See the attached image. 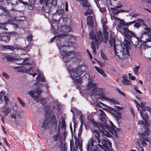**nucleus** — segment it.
Wrapping results in <instances>:
<instances>
[{"label":"nucleus","instance_id":"aec40b11","mask_svg":"<svg viewBox=\"0 0 151 151\" xmlns=\"http://www.w3.org/2000/svg\"><path fill=\"white\" fill-rule=\"evenodd\" d=\"M109 43L111 47H112L114 46H114H116V45H116V40L115 38L112 36H110L109 40Z\"/></svg>","mask_w":151,"mask_h":151},{"label":"nucleus","instance_id":"f03ea898","mask_svg":"<svg viewBox=\"0 0 151 151\" xmlns=\"http://www.w3.org/2000/svg\"><path fill=\"white\" fill-rule=\"evenodd\" d=\"M90 37L91 39L95 40V42L93 41L91 43V48L92 49V52L95 54L96 53V46L99 47V45L102 41L103 38L102 37V32L99 31L97 34H94L93 31H91L89 33Z\"/></svg>","mask_w":151,"mask_h":151},{"label":"nucleus","instance_id":"412c9836","mask_svg":"<svg viewBox=\"0 0 151 151\" xmlns=\"http://www.w3.org/2000/svg\"><path fill=\"white\" fill-rule=\"evenodd\" d=\"M143 110H139V112L142 119L145 122H147L148 118L147 114L146 113H143Z\"/></svg>","mask_w":151,"mask_h":151},{"label":"nucleus","instance_id":"6ab92c4d","mask_svg":"<svg viewBox=\"0 0 151 151\" xmlns=\"http://www.w3.org/2000/svg\"><path fill=\"white\" fill-rule=\"evenodd\" d=\"M3 113L5 116H6L10 113L11 110L7 105H4L3 108Z\"/></svg>","mask_w":151,"mask_h":151},{"label":"nucleus","instance_id":"cd10ccee","mask_svg":"<svg viewBox=\"0 0 151 151\" xmlns=\"http://www.w3.org/2000/svg\"><path fill=\"white\" fill-rule=\"evenodd\" d=\"M4 57L8 61H12L15 59V58L13 56L9 54H5Z\"/></svg>","mask_w":151,"mask_h":151},{"label":"nucleus","instance_id":"0eeeda50","mask_svg":"<svg viewBox=\"0 0 151 151\" xmlns=\"http://www.w3.org/2000/svg\"><path fill=\"white\" fill-rule=\"evenodd\" d=\"M114 50L115 55H117L119 58L123 59L125 58L124 49L122 45H118L116 46H114Z\"/></svg>","mask_w":151,"mask_h":151},{"label":"nucleus","instance_id":"5701e85b","mask_svg":"<svg viewBox=\"0 0 151 151\" xmlns=\"http://www.w3.org/2000/svg\"><path fill=\"white\" fill-rule=\"evenodd\" d=\"M48 129H49V133L50 134L55 133L56 131L55 130L57 129V124L56 125L55 124L54 126L51 125V127H50Z\"/></svg>","mask_w":151,"mask_h":151},{"label":"nucleus","instance_id":"a19ab883","mask_svg":"<svg viewBox=\"0 0 151 151\" xmlns=\"http://www.w3.org/2000/svg\"><path fill=\"white\" fill-rule=\"evenodd\" d=\"M88 87L89 88H96L95 86L96 85L95 83H90L88 84Z\"/></svg>","mask_w":151,"mask_h":151},{"label":"nucleus","instance_id":"c85d7f7f","mask_svg":"<svg viewBox=\"0 0 151 151\" xmlns=\"http://www.w3.org/2000/svg\"><path fill=\"white\" fill-rule=\"evenodd\" d=\"M137 21H139L136 22L134 24V27L137 28L140 27L141 26V24H142L143 22V20L142 19H138L137 20Z\"/></svg>","mask_w":151,"mask_h":151},{"label":"nucleus","instance_id":"9b49d317","mask_svg":"<svg viewBox=\"0 0 151 151\" xmlns=\"http://www.w3.org/2000/svg\"><path fill=\"white\" fill-rule=\"evenodd\" d=\"M59 49L60 54L63 56V60L65 58H67L72 54H74V52L73 51H70L67 52L64 50L63 46L60 47L59 48Z\"/></svg>","mask_w":151,"mask_h":151},{"label":"nucleus","instance_id":"72a5a7b5","mask_svg":"<svg viewBox=\"0 0 151 151\" xmlns=\"http://www.w3.org/2000/svg\"><path fill=\"white\" fill-rule=\"evenodd\" d=\"M123 83L124 85H130V83L127 78L124 77L123 78Z\"/></svg>","mask_w":151,"mask_h":151},{"label":"nucleus","instance_id":"7c9ffc66","mask_svg":"<svg viewBox=\"0 0 151 151\" xmlns=\"http://www.w3.org/2000/svg\"><path fill=\"white\" fill-rule=\"evenodd\" d=\"M41 75L39 74L37 77V81H41L42 82H45V78L44 76H42L41 78Z\"/></svg>","mask_w":151,"mask_h":151},{"label":"nucleus","instance_id":"f8f14e48","mask_svg":"<svg viewBox=\"0 0 151 151\" xmlns=\"http://www.w3.org/2000/svg\"><path fill=\"white\" fill-rule=\"evenodd\" d=\"M91 122L94 127L98 128L102 133L104 132V130L105 127V124H106V123H105V125H104L100 123H98L95 122L93 120H91Z\"/></svg>","mask_w":151,"mask_h":151},{"label":"nucleus","instance_id":"b1692460","mask_svg":"<svg viewBox=\"0 0 151 151\" xmlns=\"http://www.w3.org/2000/svg\"><path fill=\"white\" fill-rule=\"evenodd\" d=\"M10 39V37L9 36H0V41H3L6 42H8Z\"/></svg>","mask_w":151,"mask_h":151},{"label":"nucleus","instance_id":"6e6552de","mask_svg":"<svg viewBox=\"0 0 151 151\" xmlns=\"http://www.w3.org/2000/svg\"><path fill=\"white\" fill-rule=\"evenodd\" d=\"M79 1H83L82 3V7H84L87 11L84 13L85 15H88L91 14L93 12L92 10L91 9V5L88 2L87 0H77Z\"/></svg>","mask_w":151,"mask_h":151},{"label":"nucleus","instance_id":"4468645a","mask_svg":"<svg viewBox=\"0 0 151 151\" xmlns=\"http://www.w3.org/2000/svg\"><path fill=\"white\" fill-rule=\"evenodd\" d=\"M101 98L103 100H106L112 104L115 105L119 104V102L113 98L110 99L108 97H105L104 95H103L101 97Z\"/></svg>","mask_w":151,"mask_h":151},{"label":"nucleus","instance_id":"bf43d9fd","mask_svg":"<svg viewBox=\"0 0 151 151\" xmlns=\"http://www.w3.org/2000/svg\"><path fill=\"white\" fill-rule=\"evenodd\" d=\"M140 140L141 141V143L143 145H147V144L145 142V141L144 140L142 139L141 137L140 138Z\"/></svg>","mask_w":151,"mask_h":151},{"label":"nucleus","instance_id":"1a4fd4ad","mask_svg":"<svg viewBox=\"0 0 151 151\" xmlns=\"http://www.w3.org/2000/svg\"><path fill=\"white\" fill-rule=\"evenodd\" d=\"M150 130L149 128L147 126H145V128L144 132H139V134L141 136V138L142 139L145 141L149 142L150 141V140L148 137H146L148 136L149 134Z\"/></svg>","mask_w":151,"mask_h":151},{"label":"nucleus","instance_id":"f3484780","mask_svg":"<svg viewBox=\"0 0 151 151\" xmlns=\"http://www.w3.org/2000/svg\"><path fill=\"white\" fill-rule=\"evenodd\" d=\"M60 135L61 134L60 133V127L59 126L57 129V133L56 134L52 136V138L54 141L55 142H57L60 137H61Z\"/></svg>","mask_w":151,"mask_h":151},{"label":"nucleus","instance_id":"2eb2a0df","mask_svg":"<svg viewBox=\"0 0 151 151\" xmlns=\"http://www.w3.org/2000/svg\"><path fill=\"white\" fill-rule=\"evenodd\" d=\"M92 133L93 137L97 139L99 143H100L101 142V140L100 139V134L99 131L95 129L93 131Z\"/></svg>","mask_w":151,"mask_h":151},{"label":"nucleus","instance_id":"4d7b16f0","mask_svg":"<svg viewBox=\"0 0 151 151\" xmlns=\"http://www.w3.org/2000/svg\"><path fill=\"white\" fill-rule=\"evenodd\" d=\"M33 68V67H30L29 68L25 69V73H29L30 72V71Z\"/></svg>","mask_w":151,"mask_h":151},{"label":"nucleus","instance_id":"393cba45","mask_svg":"<svg viewBox=\"0 0 151 151\" xmlns=\"http://www.w3.org/2000/svg\"><path fill=\"white\" fill-rule=\"evenodd\" d=\"M95 68L98 71V72L102 75L104 77H105L106 76V75L105 74L104 71L103 70L96 66H95Z\"/></svg>","mask_w":151,"mask_h":151},{"label":"nucleus","instance_id":"bb28decb","mask_svg":"<svg viewBox=\"0 0 151 151\" xmlns=\"http://www.w3.org/2000/svg\"><path fill=\"white\" fill-rule=\"evenodd\" d=\"M14 68L15 69L17 70L18 72H20L22 73H25V69L26 68L25 67L23 66L22 67H14Z\"/></svg>","mask_w":151,"mask_h":151},{"label":"nucleus","instance_id":"e433bc0d","mask_svg":"<svg viewBox=\"0 0 151 151\" xmlns=\"http://www.w3.org/2000/svg\"><path fill=\"white\" fill-rule=\"evenodd\" d=\"M74 139L75 140V141L76 142V141H77V140H78V145L79 146V148L80 150V151H82V150L81 149L82 146V143H80V142L79 141V139L78 138H77L76 137V136H74Z\"/></svg>","mask_w":151,"mask_h":151},{"label":"nucleus","instance_id":"5fc2aeb1","mask_svg":"<svg viewBox=\"0 0 151 151\" xmlns=\"http://www.w3.org/2000/svg\"><path fill=\"white\" fill-rule=\"evenodd\" d=\"M99 11L101 13H104L106 11V9L105 7H101L99 8Z\"/></svg>","mask_w":151,"mask_h":151},{"label":"nucleus","instance_id":"6e6d98bb","mask_svg":"<svg viewBox=\"0 0 151 151\" xmlns=\"http://www.w3.org/2000/svg\"><path fill=\"white\" fill-rule=\"evenodd\" d=\"M82 78L80 77L78 79H76H76H75V80L76 82L77 83H81L82 82Z\"/></svg>","mask_w":151,"mask_h":151},{"label":"nucleus","instance_id":"7ed1b4c3","mask_svg":"<svg viewBox=\"0 0 151 151\" xmlns=\"http://www.w3.org/2000/svg\"><path fill=\"white\" fill-rule=\"evenodd\" d=\"M87 68L86 65H83L78 66L77 69H73L70 72L71 78L73 80L76 79L77 77H80Z\"/></svg>","mask_w":151,"mask_h":151},{"label":"nucleus","instance_id":"dca6fc26","mask_svg":"<svg viewBox=\"0 0 151 151\" xmlns=\"http://www.w3.org/2000/svg\"><path fill=\"white\" fill-rule=\"evenodd\" d=\"M56 24V23H53L51 27L52 31H53L55 34L58 33L60 34V28H59L58 23L57 24V25H55Z\"/></svg>","mask_w":151,"mask_h":151},{"label":"nucleus","instance_id":"f257e3e1","mask_svg":"<svg viewBox=\"0 0 151 151\" xmlns=\"http://www.w3.org/2000/svg\"><path fill=\"white\" fill-rule=\"evenodd\" d=\"M123 34L124 37V46L127 55L129 54V49L130 43L135 46H137L139 43L140 40L139 37H137L135 34L133 32L130 31L128 28L124 27L123 29Z\"/></svg>","mask_w":151,"mask_h":151},{"label":"nucleus","instance_id":"69168bd1","mask_svg":"<svg viewBox=\"0 0 151 151\" xmlns=\"http://www.w3.org/2000/svg\"><path fill=\"white\" fill-rule=\"evenodd\" d=\"M117 90L118 91L119 93L121 95H123L124 96H125V94L122 92L121 91H120L119 89H117Z\"/></svg>","mask_w":151,"mask_h":151},{"label":"nucleus","instance_id":"c9c22d12","mask_svg":"<svg viewBox=\"0 0 151 151\" xmlns=\"http://www.w3.org/2000/svg\"><path fill=\"white\" fill-rule=\"evenodd\" d=\"M122 6V5H118L117 6H116V7L114 8L116 9L114 10V13L116 14H117L120 12L119 11V10H116V9L118 8H120Z\"/></svg>","mask_w":151,"mask_h":151},{"label":"nucleus","instance_id":"a211bd4d","mask_svg":"<svg viewBox=\"0 0 151 151\" xmlns=\"http://www.w3.org/2000/svg\"><path fill=\"white\" fill-rule=\"evenodd\" d=\"M94 141L93 139L91 138L89 141L87 146V149L88 150H90L92 151L93 148L94 147Z\"/></svg>","mask_w":151,"mask_h":151},{"label":"nucleus","instance_id":"8fccbe9b","mask_svg":"<svg viewBox=\"0 0 151 151\" xmlns=\"http://www.w3.org/2000/svg\"><path fill=\"white\" fill-rule=\"evenodd\" d=\"M134 89L136 91L139 93L140 94H142V93L138 89V87L137 86H134Z\"/></svg>","mask_w":151,"mask_h":151},{"label":"nucleus","instance_id":"58836bf2","mask_svg":"<svg viewBox=\"0 0 151 151\" xmlns=\"http://www.w3.org/2000/svg\"><path fill=\"white\" fill-rule=\"evenodd\" d=\"M17 100L20 104L21 105L22 107L25 106V103L23 101L22 99L19 97H18L17 98Z\"/></svg>","mask_w":151,"mask_h":151},{"label":"nucleus","instance_id":"4c0bfd02","mask_svg":"<svg viewBox=\"0 0 151 151\" xmlns=\"http://www.w3.org/2000/svg\"><path fill=\"white\" fill-rule=\"evenodd\" d=\"M146 103H147L145 102L144 103L141 102V104H140V106H139L140 107L142 108V110H144V111H146L145 105Z\"/></svg>","mask_w":151,"mask_h":151},{"label":"nucleus","instance_id":"09e8293b","mask_svg":"<svg viewBox=\"0 0 151 151\" xmlns=\"http://www.w3.org/2000/svg\"><path fill=\"white\" fill-rule=\"evenodd\" d=\"M4 101L5 102V104H4V105H8V103L9 102L8 98L6 96H4Z\"/></svg>","mask_w":151,"mask_h":151},{"label":"nucleus","instance_id":"13d9d810","mask_svg":"<svg viewBox=\"0 0 151 151\" xmlns=\"http://www.w3.org/2000/svg\"><path fill=\"white\" fill-rule=\"evenodd\" d=\"M11 117L12 119H14L15 121H16V115L15 114H12L11 115Z\"/></svg>","mask_w":151,"mask_h":151},{"label":"nucleus","instance_id":"c756f323","mask_svg":"<svg viewBox=\"0 0 151 151\" xmlns=\"http://www.w3.org/2000/svg\"><path fill=\"white\" fill-rule=\"evenodd\" d=\"M2 48L4 49L10 50L12 51H14L16 48H15L13 46H6L3 45Z\"/></svg>","mask_w":151,"mask_h":151},{"label":"nucleus","instance_id":"a878e982","mask_svg":"<svg viewBox=\"0 0 151 151\" xmlns=\"http://www.w3.org/2000/svg\"><path fill=\"white\" fill-rule=\"evenodd\" d=\"M31 44V43H30L28 45H27L25 47H24L23 48H21V47L20 46H19L18 47H17V49H19L24 51L26 50L27 51H29L30 48H31V47H30Z\"/></svg>","mask_w":151,"mask_h":151},{"label":"nucleus","instance_id":"ddd939ff","mask_svg":"<svg viewBox=\"0 0 151 151\" xmlns=\"http://www.w3.org/2000/svg\"><path fill=\"white\" fill-rule=\"evenodd\" d=\"M104 89H103L97 88V87L95 88L93 92V95L96 96H100V97L102 99L101 97L103 95H103V94L104 93Z\"/></svg>","mask_w":151,"mask_h":151},{"label":"nucleus","instance_id":"de8ad7c7","mask_svg":"<svg viewBox=\"0 0 151 151\" xmlns=\"http://www.w3.org/2000/svg\"><path fill=\"white\" fill-rule=\"evenodd\" d=\"M125 25L124 22H120L119 23V25L118 26V27L119 28H122V27ZM126 25V24H125Z\"/></svg>","mask_w":151,"mask_h":151},{"label":"nucleus","instance_id":"e2e57ef3","mask_svg":"<svg viewBox=\"0 0 151 151\" xmlns=\"http://www.w3.org/2000/svg\"><path fill=\"white\" fill-rule=\"evenodd\" d=\"M27 6L28 7V9L29 10H32L33 9L32 6L29 4H27Z\"/></svg>","mask_w":151,"mask_h":151},{"label":"nucleus","instance_id":"c03bdc74","mask_svg":"<svg viewBox=\"0 0 151 151\" xmlns=\"http://www.w3.org/2000/svg\"><path fill=\"white\" fill-rule=\"evenodd\" d=\"M18 0H10V3L13 5L17 4L18 3Z\"/></svg>","mask_w":151,"mask_h":151},{"label":"nucleus","instance_id":"774afa93","mask_svg":"<svg viewBox=\"0 0 151 151\" xmlns=\"http://www.w3.org/2000/svg\"><path fill=\"white\" fill-rule=\"evenodd\" d=\"M131 74H129V76L130 77L131 79L132 80H134L135 79V78H136L135 77H134V76H131Z\"/></svg>","mask_w":151,"mask_h":151},{"label":"nucleus","instance_id":"37998d69","mask_svg":"<svg viewBox=\"0 0 151 151\" xmlns=\"http://www.w3.org/2000/svg\"><path fill=\"white\" fill-rule=\"evenodd\" d=\"M46 108H47V109L45 110V116H46L47 114V113L48 112L50 111V106H49L47 105L46 107Z\"/></svg>","mask_w":151,"mask_h":151},{"label":"nucleus","instance_id":"a18cd8bd","mask_svg":"<svg viewBox=\"0 0 151 151\" xmlns=\"http://www.w3.org/2000/svg\"><path fill=\"white\" fill-rule=\"evenodd\" d=\"M103 32L104 35H108V33L107 32V27H104Z\"/></svg>","mask_w":151,"mask_h":151},{"label":"nucleus","instance_id":"473e14b6","mask_svg":"<svg viewBox=\"0 0 151 151\" xmlns=\"http://www.w3.org/2000/svg\"><path fill=\"white\" fill-rule=\"evenodd\" d=\"M108 142V140L106 138L104 139H103L101 141V144L105 148H107L108 147V145L107 144Z\"/></svg>","mask_w":151,"mask_h":151},{"label":"nucleus","instance_id":"3c124183","mask_svg":"<svg viewBox=\"0 0 151 151\" xmlns=\"http://www.w3.org/2000/svg\"><path fill=\"white\" fill-rule=\"evenodd\" d=\"M104 42L106 44L108 39V35H104Z\"/></svg>","mask_w":151,"mask_h":151},{"label":"nucleus","instance_id":"f704fd0d","mask_svg":"<svg viewBox=\"0 0 151 151\" xmlns=\"http://www.w3.org/2000/svg\"><path fill=\"white\" fill-rule=\"evenodd\" d=\"M7 23L4 22L2 23H0V28L7 30L8 29L5 26L7 24Z\"/></svg>","mask_w":151,"mask_h":151},{"label":"nucleus","instance_id":"864d4df0","mask_svg":"<svg viewBox=\"0 0 151 151\" xmlns=\"http://www.w3.org/2000/svg\"><path fill=\"white\" fill-rule=\"evenodd\" d=\"M101 57L104 59H105V60L107 59V58L106 56L105 55V54L102 52H101Z\"/></svg>","mask_w":151,"mask_h":151},{"label":"nucleus","instance_id":"79ce46f5","mask_svg":"<svg viewBox=\"0 0 151 151\" xmlns=\"http://www.w3.org/2000/svg\"><path fill=\"white\" fill-rule=\"evenodd\" d=\"M40 102L43 105H44L46 103L47 101L45 98H42L40 100Z\"/></svg>","mask_w":151,"mask_h":151},{"label":"nucleus","instance_id":"423d86ee","mask_svg":"<svg viewBox=\"0 0 151 151\" xmlns=\"http://www.w3.org/2000/svg\"><path fill=\"white\" fill-rule=\"evenodd\" d=\"M115 128V126L113 124L112 125V127H111L106 123L103 133L105 134V133L106 137L111 138L112 136L110 133V132L111 134L116 137L117 136V132Z\"/></svg>","mask_w":151,"mask_h":151},{"label":"nucleus","instance_id":"20e7f679","mask_svg":"<svg viewBox=\"0 0 151 151\" xmlns=\"http://www.w3.org/2000/svg\"><path fill=\"white\" fill-rule=\"evenodd\" d=\"M57 124V120L56 116L55 115H52L50 117L47 116L43 121L42 124V128L45 129H47L50 127V124L51 125L54 126Z\"/></svg>","mask_w":151,"mask_h":151},{"label":"nucleus","instance_id":"680f3d73","mask_svg":"<svg viewBox=\"0 0 151 151\" xmlns=\"http://www.w3.org/2000/svg\"><path fill=\"white\" fill-rule=\"evenodd\" d=\"M28 93L32 97H33L35 95V93L33 91H29Z\"/></svg>","mask_w":151,"mask_h":151},{"label":"nucleus","instance_id":"4be33fe9","mask_svg":"<svg viewBox=\"0 0 151 151\" xmlns=\"http://www.w3.org/2000/svg\"><path fill=\"white\" fill-rule=\"evenodd\" d=\"M93 17L89 16L88 17L87 23L91 27H92L93 25Z\"/></svg>","mask_w":151,"mask_h":151},{"label":"nucleus","instance_id":"2f4dec72","mask_svg":"<svg viewBox=\"0 0 151 151\" xmlns=\"http://www.w3.org/2000/svg\"><path fill=\"white\" fill-rule=\"evenodd\" d=\"M64 36V35H57L56 36H55V37L51 38L50 41V42H52L56 38L57 40H58L60 38H63Z\"/></svg>","mask_w":151,"mask_h":151},{"label":"nucleus","instance_id":"052dcab7","mask_svg":"<svg viewBox=\"0 0 151 151\" xmlns=\"http://www.w3.org/2000/svg\"><path fill=\"white\" fill-rule=\"evenodd\" d=\"M26 39L28 41H31L32 39V37L31 35H29L27 37Z\"/></svg>","mask_w":151,"mask_h":151},{"label":"nucleus","instance_id":"0e129e2a","mask_svg":"<svg viewBox=\"0 0 151 151\" xmlns=\"http://www.w3.org/2000/svg\"><path fill=\"white\" fill-rule=\"evenodd\" d=\"M62 128H63L65 127V121L62 120L61 123Z\"/></svg>","mask_w":151,"mask_h":151},{"label":"nucleus","instance_id":"9d476101","mask_svg":"<svg viewBox=\"0 0 151 151\" xmlns=\"http://www.w3.org/2000/svg\"><path fill=\"white\" fill-rule=\"evenodd\" d=\"M108 108L109 109V110L113 116L116 118V120L117 121L119 120L121 117V114L119 111L115 108L110 107H108Z\"/></svg>","mask_w":151,"mask_h":151},{"label":"nucleus","instance_id":"603ef678","mask_svg":"<svg viewBox=\"0 0 151 151\" xmlns=\"http://www.w3.org/2000/svg\"><path fill=\"white\" fill-rule=\"evenodd\" d=\"M2 75L6 79H9V76L6 73L3 72L2 73Z\"/></svg>","mask_w":151,"mask_h":151},{"label":"nucleus","instance_id":"49530a36","mask_svg":"<svg viewBox=\"0 0 151 151\" xmlns=\"http://www.w3.org/2000/svg\"><path fill=\"white\" fill-rule=\"evenodd\" d=\"M35 91V93L38 95H40L42 92L41 90L38 87H37Z\"/></svg>","mask_w":151,"mask_h":151},{"label":"nucleus","instance_id":"39448f33","mask_svg":"<svg viewBox=\"0 0 151 151\" xmlns=\"http://www.w3.org/2000/svg\"><path fill=\"white\" fill-rule=\"evenodd\" d=\"M63 20L64 21L65 20V23H64V24L63 26H61V27L60 28V32H61L60 34H62V35H64V37L65 36V34L68 33L70 32L71 30V28L70 27L71 21L70 19H63Z\"/></svg>","mask_w":151,"mask_h":151},{"label":"nucleus","instance_id":"338daca9","mask_svg":"<svg viewBox=\"0 0 151 151\" xmlns=\"http://www.w3.org/2000/svg\"><path fill=\"white\" fill-rule=\"evenodd\" d=\"M4 141L6 143V145L7 146H8L9 147H10V145L8 143L7 140H6V138L5 137L4 138Z\"/></svg>","mask_w":151,"mask_h":151},{"label":"nucleus","instance_id":"ea45409f","mask_svg":"<svg viewBox=\"0 0 151 151\" xmlns=\"http://www.w3.org/2000/svg\"><path fill=\"white\" fill-rule=\"evenodd\" d=\"M139 68V66H137L135 67L134 68V73L135 74H138V72Z\"/></svg>","mask_w":151,"mask_h":151}]
</instances>
